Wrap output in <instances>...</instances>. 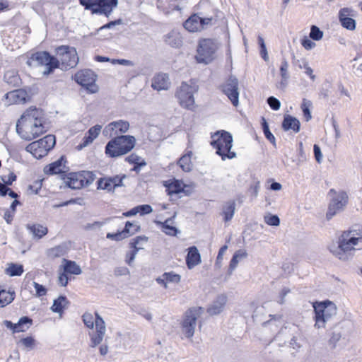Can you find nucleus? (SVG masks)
I'll list each match as a JSON object with an SVG mask.
<instances>
[{"label":"nucleus","mask_w":362,"mask_h":362,"mask_svg":"<svg viewBox=\"0 0 362 362\" xmlns=\"http://www.w3.org/2000/svg\"><path fill=\"white\" fill-rule=\"evenodd\" d=\"M56 56L49 51H37L32 53L26 62V64L32 66V62L35 61L38 66H45L43 76H48L52 74L55 69H60L64 71L69 70L76 66L78 63V57L76 49L69 45H61L55 48Z\"/></svg>","instance_id":"nucleus-1"},{"label":"nucleus","mask_w":362,"mask_h":362,"mask_svg":"<svg viewBox=\"0 0 362 362\" xmlns=\"http://www.w3.org/2000/svg\"><path fill=\"white\" fill-rule=\"evenodd\" d=\"M362 249V227L356 226L344 231L339 237L337 244L329 246V252L341 261L353 258L356 250Z\"/></svg>","instance_id":"nucleus-2"},{"label":"nucleus","mask_w":362,"mask_h":362,"mask_svg":"<svg viewBox=\"0 0 362 362\" xmlns=\"http://www.w3.org/2000/svg\"><path fill=\"white\" fill-rule=\"evenodd\" d=\"M211 145L223 160L236 157V153L231 151L233 139L230 133L225 130L218 131L211 135Z\"/></svg>","instance_id":"nucleus-3"},{"label":"nucleus","mask_w":362,"mask_h":362,"mask_svg":"<svg viewBox=\"0 0 362 362\" xmlns=\"http://www.w3.org/2000/svg\"><path fill=\"white\" fill-rule=\"evenodd\" d=\"M135 144L136 139L133 136H117L106 144L105 153L110 158L119 157L130 152Z\"/></svg>","instance_id":"nucleus-4"},{"label":"nucleus","mask_w":362,"mask_h":362,"mask_svg":"<svg viewBox=\"0 0 362 362\" xmlns=\"http://www.w3.org/2000/svg\"><path fill=\"white\" fill-rule=\"evenodd\" d=\"M315 311V327L320 329L325 327L327 322L336 317L337 308L336 305L328 300L316 302L313 304Z\"/></svg>","instance_id":"nucleus-5"},{"label":"nucleus","mask_w":362,"mask_h":362,"mask_svg":"<svg viewBox=\"0 0 362 362\" xmlns=\"http://www.w3.org/2000/svg\"><path fill=\"white\" fill-rule=\"evenodd\" d=\"M21 120H25L30 129L39 133V136L47 132L45 129V113L41 108L32 106L27 109L21 115Z\"/></svg>","instance_id":"nucleus-6"},{"label":"nucleus","mask_w":362,"mask_h":362,"mask_svg":"<svg viewBox=\"0 0 362 362\" xmlns=\"http://www.w3.org/2000/svg\"><path fill=\"white\" fill-rule=\"evenodd\" d=\"M56 145V137L53 134H47L44 137L30 143L25 147V151L30 153L33 157L40 160L46 156Z\"/></svg>","instance_id":"nucleus-7"},{"label":"nucleus","mask_w":362,"mask_h":362,"mask_svg":"<svg viewBox=\"0 0 362 362\" xmlns=\"http://www.w3.org/2000/svg\"><path fill=\"white\" fill-rule=\"evenodd\" d=\"M218 48V44L214 40L208 38L199 40L195 57L197 62L205 64L211 62L216 57Z\"/></svg>","instance_id":"nucleus-8"},{"label":"nucleus","mask_w":362,"mask_h":362,"mask_svg":"<svg viewBox=\"0 0 362 362\" xmlns=\"http://www.w3.org/2000/svg\"><path fill=\"white\" fill-rule=\"evenodd\" d=\"M202 307H193L188 309L181 324L182 332L187 338H192L197 326V320L204 313Z\"/></svg>","instance_id":"nucleus-9"},{"label":"nucleus","mask_w":362,"mask_h":362,"mask_svg":"<svg viewBox=\"0 0 362 362\" xmlns=\"http://www.w3.org/2000/svg\"><path fill=\"white\" fill-rule=\"evenodd\" d=\"M66 187L71 189H78L90 183V171L66 172L62 179Z\"/></svg>","instance_id":"nucleus-10"},{"label":"nucleus","mask_w":362,"mask_h":362,"mask_svg":"<svg viewBox=\"0 0 362 362\" xmlns=\"http://www.w3.org/2000/svg\"><path fill=\"white\" fill-rule=\"evenodd\" d=\"M329 194L332 195V198L326 214V218L328 220L331 219L338 212L343 211L348 204L349 199L347 193L343 190L337 192L334 189H331Z\"/></svg>","instance_id":"nucleus-11"},{"label":"nucleus","mask_w":362,"mask_h":362,"mask_svg":"<svg viewBox=\"0 0 362 362\" xmlns=\"http://www.w3.org/2000/svg\"><path fill=\"white\" fill-rule=\"evenodd\" d=\"M197 90L194 86L182 83L176 92V96L180 105L186 109L192 110L194 107V93Z\"/></svg>","instance_id":"nucleus-12"},{"label":"nucleus","mask_w":362,"mask_h":362,"mask_svg":"<svg viewBox=\"0 0 362 362\" xmlns=\"http://www.w3.org/2000/svg\"><path fill=\"white\" fill-rule=\"evenodd\" d=\"M223 93L227 95L232 104L237 107L239 104L238 80L235 76H230L221 86Z\"/></svg>","instance_id":"nucleus-13"},{"label":"nucleus","mask_w":362,"mask_h":362,"mask_svg":"<svg viewBox=\"0 0 362 362\" xmlns=\"http://www.w3.org/2000/svg\"><path fill=\"white\" fill-rule=\"evenodd\" d=\"M66 156L62 155L57 160L52 162L44 168V173L47 175H59L62 179V176L69 171V167L66 166Z\"/></svg>","instance_id":"nucleus-14"},{"label":"nucleus","mask_w":362,"mask_h":362,"mask_svg":"<svg viewBox=\"0 0 362 362\" xmlns=\"http://www.w3.org/2000/svg\"><path fill=\"white\" fill-rule=\"evenodd\" d=\"M117 3L118 0H92V14H104L108 18Z\"/></svg>","instance_id":"nucleus-15"},{"label":"nucleus","mask_w":362,"mask_h":362,"mask_svg":"<svg viewBox=\"0 0 362 362\" xmlns=\"http://www.w3.org/2000/svg\"><path fill=\"white\" fill-rule=\"evenodd\" d=\"M33 320L30 316H22L18 322L13 323L11 320L3 321L4 325L11 331L13 334L25 332L33 325Z\"/></svg>","instance_id":"nucleus-16"},{"label":"nucleus","mask_w":362,"mask_h":362,"mask_svg":"<svg viewBox=\"0 0 362 362\" xmlns=\"http://www.w3.org/2000/svg\"><path fill=\"white\" fill-rule=\"evenodd\" d=\"M95 321L92 322V329L95 327L96 334L93 337L92 336V346H95L102 342L106 332L105 322L103 319L97 312L95 313Z\"/></svg>","instance_id":"nucleus-17"},{"label":"nucleus","mask_w":362,"mask_h":362,"mask_svg":"<svg viewBox=\"0 0 362 362\" xmlns=\"http://www.w3.org/2000/svg\"><path fill=\"white\" fill-rule=\"evenodd\" d=\"M140 229V226L136 223H132L130 221H127L125 224L124 228L115 233H108L106 235L107 238L119 241L124 238H128L129 236L134 234Z\"/></svg>","instance_id":"nucleus-18"},{"label":"nucleus","mask_w":362,"mask_h":362,"mask_svg":"<svg viewBox=\"0 0 362 362\" xmlns=\"http://www.w3.org/2000/svg\"><path fill=\"white\" fill-rule=\"evenodd\" d=\"M355 16V11L348 7L342 8L339 11V20L341 26L349 30L356 29V21L352 18Z\"/></svg>","instance_id":"nucleus-19"},{"label":"nucleus","mask_w":362,"mask_h":362,"mask_svg":"<svg viewBox=\"0 0 362 362\" xmlns=\"http://www.w3.org/2000/svg\"><path fill=\"white\" fill-rule=\"evenodd\" d=\"M75 82L81 86V90L90 94V69H84L77 71L74 76Z\"/></svg>","instance_id":"nucleus-20"},{"label":"nucleus","mask_w":362,"mask_h":362,"mask_svg":"<svg viewBox=\"0 0 362 362\" xmlns=\"http://www.w3.org/2000/svg\"><path fill=\"white\" fill-rule=\"evenodd\" d=\"M4 98L11 103H25L30 100L29 93L24 88L8 92Z\"/></svg>","instance_id":"nucleus-21"},{"label":"nucleus","mask_w":362,"mask_h":362,"mask_svg":"<svg viewBox=\"0 0 362 362\" xmlns=\"http://www.w3.org/2000/svg\"><path fill=\"white\" fill-rule=\"evenodd\" d=\"M346 327L344 322H339L336 324L333 327H332L329 331V344L332 346V348H335L337 343L340 340L342 336L344 334V329Z\"/></svg>","instance_id":"nucleus-22"},{"label":"nucleus","mask_w":362,"mask_h":362,"mask_svg":"<svg viewBox=\"0 0 362 362\" xmlns=\"http://www.w3.org/2000/svg\"><path fill=\"white\" fill-rule=\"evenodd\" d=\"M227 302V297L224 294L217 296V298L208 307L206 311L209 315L213 316L220 314L224 309Z\"/></svg>","instance_id":"nucleus-23"},{"label":"nucleus","mask_w":362,"mask_h":362,"mask_svg":"<svg viewBox=\"0 0 362 362\" xmlns=\"http://www.w3.org/2000/svg\"><path fill=\"white\" fill-rule=\"evenodd\" d=\"M70 303V301L65 295H60L53 300V304L50 307V310L53 313H57L60 317H62L64 310L68 308Z\"/></svg>","instance_id":"nucleus-24"},{"label":"nucleus","mask_w":362,"mask_h":362,"mask_svg":"<svg viewBox=\"0 0 362 362\" xmlns=\"http://www.w3.org/2000/svg\"><path fill=\"white\" fill-rule=\"evenodd\" d=\"M170 82L169 76L166 74H158L152 80L151 87L158 91L168 90L170 88Z\"/></svg>","instance_id":"nucleus-25"},{"label":"nucleus","mask_w":362,"mask_h":362,"mask_svg":"<svg viewBox=\"0 0 362 362\" xmlns=\"http://www.w3.org/2000/svg\"><path fill=\"white\" fill-rule=\"evenodd\" d=\"M165 44L173 48H179L182 45L183 40L181 34L175 30H171L163 36Z\"/></svg>","instance_id":"nucleus-26"},{"label":"nucleus","mask_w":362,"mask_h":362,"mask_svg":"<svg viewBox=\"0 0 362 362\" xmlns=\"http://www.w3.org/2000/svg\"><path fill=\"white\" fill-rule=\"evenodd\" d=\"M202 17L197 14L191 16L183 23L184 28L189 32H198L203 30Z\"/></svg>","instance_id":"nucleus-27"},{"label":"nucleus","mask_w":362,"mask_h":362,"mask_svg":"<svg viewBox=\"0 0 362 362\" xmlns=\"http://www.w3.org/2000/svg\"><path fill=\"white\" fill-rule=\"evenodd\" d=\"M201 262V255L195 246L188 248V253L186 257L187 267L191 269Z\"/></svg>","instance_id":"nucleus-28"},{"label":"nucleus","mask_w":362,"mask_h":362,"mask_svg":"<svg viewBox=\"0 0 362 362\" xmlns=\"http://www.w3.org/2000/svg\"><path fill=\"white\" fill-rule=\"evenodd\" d=\"M21 124L23 125H28L25 120H21V117L18 119L16 125V133L21 136V139L25 141H31L33 139H35L39 136V133L37 132L33 131L31 129L30 132H23V130L21 127Z\"/></svg>","instance_id":"nucleus-29"},{"label":"nucleus","mask_w":362,"mask_h":362,"mask_svg":"<svg viewBox=\"0 0 362 362\" xmlns=\"http://www.w3.org/2000/svg\"><path fill=\"white\" fill-rule=\"evenodd\" d=\"M282 128L284 131L292 129L294 132L298 133L300 129V123L297 118L286 115L282 122Z\"/></svg>","instance_id":"nucleus-30"},{"label":"nucleus","mask_w":362,"mask_h":362,"mask_svg":"<svg viewBox=\"0 0 362 362\" xmlns=\"http://www.w3.org/2000/svg\"><path fill=\"white\" fill-rule=\"evenodd\" d=\"M60 270H63L69 274L78 275L82 271L79 265L73 260L63 259L62 264L59 267Z\"/></svg>","instance_id":"nucleus-31"},{"label":"nucleus","mask_w":362,"mask_h":362,"mask_svg":"<svg viewBox=\"0 0 362 362\" xmlns=\"http://www.w3.org/2000/svg\"><path fill=\"white\" fill-rule=\"evenodd\" d=\"M235 211V202L234 200H229L223 204L221 214L223 216L225 222L230 221L233 218Z\"/></svg>","instance_id":"nucleus-32"},{"label":"nucleus","mask_w":362,"mask_h":362,"mask_svg":"<svg viewBox=\"0 0 362 362\" xmlns=\"http://www.w3.org/2000/svg\"><path fill=\"white\" fill-rule=\"evenodd\" d=\"M26 228L33 235V238L41 239L48 233L47 227H44L40 224H27Z\"/></svg>","instance_id":"nucleus-33"},{"label":"nucleus","mask_w":362,"mask_h":362,"mask_svg":"<svg viewBox=\"0 0 362 362\" xmlns=\"http://www.w3.org/2000/svg\"><path fill=\"white\" fill-rule=\"evenodd\" d=\"M71 247V242L66 241L62 243L60 245L51 248L49 254L54 257H59L67 254Z\"/></svg>","instance_id":"nucleus-34"},{"label":"nucleus","mask_w":362,"mask_h":362,"mask_svg":"<svg viewBox=\"0 0 362 362\" xmlns=\"http://www.w3.org/2000/svg\"><path fill=\"white\" fill-rule=\"evenodd\" d=\"M4 81L12 87H18L22 81L18 72L14 70L7 71L4 76Z\"/></svg>","instance_id":"nucleus-35"},{"label":"nucleus","mask_w":362,"mask_h":362,"mask_svg":"<svg viewBox=\"0 0 362 362\" xmlns=\"http://www.w3.org/2000/svg\"><path fill=\"white\" fill-rule=\"evenodd\" d=\"M177 0H158L157 7L163 12L168 13L170 10L180 11V6L176 4Z\"/></svg>","instance_id":"nucleus-36"},{"label":"nucleus","mask_w":362,"mask_h":362,"mask_svg":"<svg viewBox=\"0 0 362 362\" xmlns=\"http://www.w3.org/2000/svg\"><path fill=\"white\" fill-rule=\"evenodd\" d=\"M16 298V292L13 288H9L8 290L5 288V293L0 295V308H5L11 304Z\"/></svg>","instance_id":"nucleus-37"},{"label":"nucleus","mask_w":362,"mask_h":362,"mask_svg":"<svg viewBox=\"0 0 362 362\" xmlns=\"http://www.w3.org/2000/svg\"><path fill=\"white\" fill-rule=\"evenodd\" d=\"M247 254L245 250H239L236 251L229 264L228 274L230 275L235 269L237 267L240 259L245 258Z\"/></svg>","instance_id":"nucleus-38"},{"label":"nucleus","mask_w":362,"mask_h":362,"mask_svg":"<svg viewBox=\"0 0 362 362\" xmlns=\"http://www.w3.org/2000/svg\"><path fill=\"white\" fill-rule=\"evenodd\" d=\"M24 272V267L21 264L11 262L8 264L5 273L9 276H20Z\"/></svg>","instance_id":"nucleus-39"},{"label":"nucleus","mask_w":362,"mask_h":362,"mask_svg":"<svg viewBox=\"0 0 362 362\" xmlns=\"http://www.w3.org/2000/svg\"><path fill=\"white\" fill-rule=\"evenodd\" d=\"M192 151H189L183 155L177 161V165L184 172H190L192 170Z\"/></svg>","instance_id":"nucleus-40"},{"label":"nucleus","mask_w":362,"mask_h":362,"mask_svg":"<svg viewBox=\"0 0 362 362\" xmlns=\"http://www.w3.org/2000/svg\"><path fill=\"white\" fill-rule=\"evenodd\" d=\"M168 194H179L183 192V185L179 180H175L171 183L165 185Z\"/></svg>","instance_id":"nucleus-41"},{"label":"nucleus","mask_w":362,"mask_h":362,"mask_svg":"<svg viewBox=\"0 0 362 362\" xmlns=\"http://www.w3.org/2000/svg\"><path fill=\"white\" fill-rule=\"evenodd\" d=\"M112 125L115 129V134L126 133L129 129V123L124 120H118L112 122Z\"/></svg>","instance_id":"nucleus-42"},{"label":"nucleus","mask_w":362,"mask_h":362,"mask_svg":"<svg viewBox=\"0 0 362 362\" xmlns=\"http://www.w3.org/2000/svg\"><path fill=\"white\" fill-rule=\"evenodd\" d=\"M172 222L171 218H168L165 222H159V223L162 225V230L165 234L174 236L177 235L178 230L177 228L170 226Z\"/></svg>","instance_id":"nucleus-43"},{"label":"nucleus","mask_w":362,"mask_h":362,"mask_svg":"<svg viewBox=\"0 0 362 362\" xmlns=\"http://www.w3.org/2000/svg\"><path fill=\"white\" fill-rule=\"evenodd\" d=\"M18 343L21 344L28 350H33L35 349L37 341L33 336L29 335L21 338Z\"/></svg>","instance_id":"nucleus-44"},{"label":"nucleus","mask_w":362,"mask_h":362,"mask_svg":"<svg viewBox=\"0 0 362 362\" xmlns=\"http://www.w3.org/2000/svg\"><path fill=\"white\" fill-rule=\"evenodd\" d=\"M312 106V102L305 98L303 99V102L301 104V109L303 113V116L305 119V121L308 122L311 119L312 115L310 110V107Z\"/></svg>","instance_id":"nucleus-45"},{"label":"nucleus","mask_w":362,"mask_h":362,"mask_svg":"<svg viewBox=\"0 0 362 362\" xmlns=\"http://www.w3.org/2000/svg\"><path fill=\"white\" fill-rule=\"evenodd\" d=\"M98 189L111 191L114 189L110 177L100 178L98 180Z\"/></svg>","instance_id":"nucleus-46"},{"label":"nucleus","mask_w":362,"mask_h":362,"mask_svg":"<svg viewBox=\"0 0 362 362\" xmlns=\"http://www.w3.org/2000/svg\"><path fill=\"white\" fill-rule=\"evenodd\" d=\"M42 186V180H36L31 185L28 187V192L29 194H38Z\"/></svg>","instance_id":"nucleus-47"},{"label":"nucleus","mask_w":362,"mask_h":362,"mask_svg":"<svg viewBox=\"0 0 362 362\" xmlns=\"http://www.w3.org/2000/svg\"><path fill=\"white\" fill-rule=\"evenodd\" d=\"M310 37L313 40H320L323 37V32L316 25H312L309 35Z\"/></svg>","instance_id":"nucleus-48"},{"label":"nucleus","mask_w":362,"mask_h":362,"mask_svg":"<svg viewBox=\"0 0 362 362\" xmlns=\"http://www.w3.org/2000/svg\"><path fill=\"white\" fill-rule=\"evenodd\" d=\"M288 63L286 58L282 59L281 64L280 66V74L283 81H287L289 78L288 72Z\"/></svg>","instance_id":"nucleus-49"},{"label":"nucleus","mask_w":362,"mask_h":362,"mask_svg":"<svg viewBox=\"0 0 362 362\" xmlns=\"http://www.w3.org/2000/svg\"><path fill=\"white\" fill-rule=\"evenodd\" d=\"M258 44L260 47L261 57L265 62H268L269 61V55H268L267 49L266 47V45H265L263 37L260 35L258 36Z\"/></svg>","instance_id":"nucleus-50"},{"label":"nucleus","mask_w":362,"mask_h":362,"mask_svg":"<svg viewBox=\"0 0 362 362\" xmlns=\"http://www.w3.org/2000/svg\"><path fill=\"white\" fill-rule=\"evenodd\" d=\"M163 277L165 278L166 281L169 283L177 284L180 281L181 279V276L179 274L174 273L173 272H165L163 274Z\"/></svg>","instance_id":"nucleus-51"},{"label":"nucleus","mask_w":362,"mask_h":362,"mask_svg":"<svg viewBox=\"0 0 362 362\" xmlns=\"http://www.w3.org/2000/svg\"><path fill=\"white\" fill-rule=\"evenodd\" d=\"M33 286L35 289V296L37 298L42 297L45 296L47 293V288L45 287V286L40 284L37 282L33 281Z\"/></svg>","instance_id":"nucleus-52"},{"label":"nucleus","mask_w":362,"mask_h":362,"mask_svg":"<svg viewBox=\"0 0 362 362\" xmlns=\"http://www.w3.org/2000/svg\"><path fill=\"white\" fill-rule=\"evenodd\" d=\"M90 144V128L88 129L82 139L81 142L76 146V148L78 151L82 150L84 147L88 146Z\"/></svg>","instance_id":"nucleus-53"},{"label":"nucleus","mask_w":362,"mask_h":362,"mask_svg":"<svg viewBox=\"0 0 362 362\" xmlns=\"http://www.w3.org/2000/svg\"><path fill=\"white\" fill-rule=\"evenodd\" d=\"M69 280H71L70 274L65 273V272L59 269L58 276L59 284L61 286H66Z\"/></svg>","instance_id":"nucleus-54"},{"label":"nucleus","mask_w":362,"mask_h":362,"mask_svg":"<svg viewBox=\"0 0 362 362\" xmlns=\"http://www.w3.org/2000/svg\"><path fill=\"white\" fill-rule=\"evenodd\" d=\"M300 69H304L305 73L308 75L312 81L315 80V75L313 74V70L309 66L308 62L305 60L303 61V64H299Z\"/></svg>","instance_id":"nucleus-55"},{"label":"nucleus","mask_w":362,"mask_h":362,"mask_svg":"<svg viewBox=\"0 0 362 362\" xmlns=\"http://www.w3.org/2000/svg\"><path fill=\"white\" fill-rule=\"evenodd\" d=\"M264 221L267 224L272 226H277L280 224V219L276 215H269L265 216Z\"/></svg>","instance_id":"nucleus-56"},{"label":"nucleus","mask_w":362,"mask_h":362,"mask_svg":"<svg viewBox=\"0 0 362 362\" xmlns=\"http://www.w3.org/2000/svg\"><path fill=\"white\" fill-rule=\"evenodd\" d=\"M267 103L269 107L274 110H278L280 109L281 103L279 100L274 96H270L267 98Z\"/></svg>","instance_id":"nucleus-57"},{"label":"nucleus","mask_w":362,"mask_h":362,"mask_svg":"<svg viewBox=\"0 0 362 362\" xmlns=\"http://www.w3.org/2000/svg\"><path fill=\"white\" fill-rule=\"evenodd\" d=\"M1 179L6 185L11 186L17 180V176L13 172H11L8 174L7 179L6 178V176H1Z\"/></svg>","instance_id":"nucleus-58"},{"label":"nucleus","mask_w":362,"mask_h":362,"mask_svg":"<svg viewBox=\"0 0 362 362\" xmlns=\"http://www.w3.org/2000/svg\"><path fill=\"white\" fill-rule=\"evenodd\" d=\"M115 127H113V125H112V122L107 125L103 130V134L107 138H110L115 135H117V134H115Z\"/></svg>","instance_id":"nucleus-59"},{"label":"nucleus","mask_w":362,"mask_h":362,"mask_svg":"<svg viewBox=\"0 0 362 362\" xmlns=\"http://www.w3.org/2000/svg\"><path fill=\"white\" fill-rule=\"evenodd\" d=\"M136 209L138 210V213H139L141 215L148 214L153 211L152 206L148 204L137 206Z\"/></svg>","instance_id":"nucleus-60"},{"label":"nucleus","mask_w":362,"mask_h":362,"mask_svg":"<svg viewBox=\"0 0 362 362\" xmlns=\"http://www.w3.org/2000/svg\"><path fill=\"white\" fill-rule=\"evenodd\" d=\"M126 176L124 175L122 176L116 175L115 177H110L113 188L115 189L117 187L122 186V180Z\"/></svg>","instance_id":"nucleus-61"},{"label":"nucleus","mask_w":362,"mask_h":362,"mask_svg":"<svg viewBox=\"0 0 362 362\" xmlns=\"http://www.w3.org/2000/svg\"><path fill=\"white\" fill-rule=\"evenodd\" d=\"M148 238L146 236H137L135 238L132 239L131 243H129L130 247L133 249L139 248L137 245L140 243V242H147Z\"/></svg>","instance_id":"nucleus-62"},{"label":"nucleus","mask_w":362,"mask_h":362,"mask_svg":"<svg viewBox=\"0 0 362 362\" xmlns=\"http://www.w3.org/2000/svg\"><path fill=\"white\" fill-rule=\"evenodd\" d=\"M301 45L307 50H310V49H313L316 45V44L314 42H313L311 40L307 38L306 37H305L302 40Z\"/></svg>","instance_id":"nucleus-63"},{"label":"nucleus","mask_w":362,"mask_h":362,"mask_svg":"<svg viewBox=\"0 0 362 362\" xmlns=\"http://www.w3.org/2000/svg\"><path fill=\"white\" fill-rule=\"evenodd\" d=\"M227 249H228V246L226 245L222 246L219 249V251H218V255H217V257H216V266L221 267V262L223 260V254L226 252Z\"/></svg>","instance_id":"nucleus-64"}]
</instances>
